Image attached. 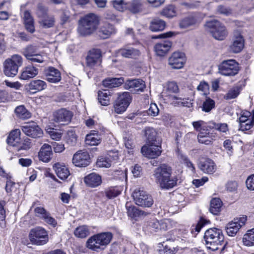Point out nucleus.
I'll use <instances>...</instances> for the list:
<instances>
[{
  "label": "nucleus",
  "mask_w": 254,
  "mask_h": 254,
  "mask_svg": "<svg viewBox=\"0 0 254 254\" xmlns=\"http://www.w3.org/2000/svg\"><path fill=\"white\" fill-rule=\"evenodd\" d=\"M216 136V132H213V131H201L197 136L198 141L200 143L209 145L211 144L212 140L214 139Z\"/></svg>",
  "instance_id": "32"
},
{
  "label": "nucleus",
  "mask_w": 254,
  "mask_h": 254,
  "mask_svg": "<svg viewBox=\"0 0 254 254\" xmlns=\"http://www.w3.org/2000/svg\"><path fill=\"white\" fill-rule=\"evenodd\" d=\"M21 56L14 55L5 60L3 63L4 74L8 77H14L18 73V69L22 64Z\"/></svg>",
  "instance_id": "5"
},
{
  "label": "nucleus",
  "mask_w": 254,
  "mask_h": 254,
  "mask_svg": "<svg viewBox=\"0 0 254 254\" xmlns=\"http://www.w3.org/2000/svg\"><path fill=\"white\" fill-rule=\"evenodd\" d=\"M53 154L52 147L46 143L41 147L39 152V157L40 160L44 162H48L51 159Z\"/></svg>",
  "instance_id": "27"
},
{
  "label": "nucleus",
  "mask_w": 254,
  "mask_h": 254,
  "mask_svg": "<svg viewBox=\"0 0 254 254\" xmlns=\"http://www.w3.org/2000/svg\"><path fill=\"white\" fill-rule=\"evenodd\" d=\"M217 11L218 13L228 16L232 13V10L229 7L220 5L217 8Z\"/></svg>",
  "instance_id": "59"
},
{
  "label": "nucleus",
  "mask_w": 254,
  "mask_h": 254,
  "mask_svg": "<svg viewBox=\"0 0 254 254\" xmlns=\"http://www.w3.org/2000/svg\"><path fill=\"white\" fill-rule=\"evenodd\" d=\"M244 47V40L240 34L235 35L230 46V50L234 53L240 52Z\"/></svg>",
  "instance_id": "24"
},
{
  "label": "nucleus",
  "mask_w": 254,
  "mask_h": 254,
  "mask_svg": "<svg viewBox=\"0 0 254 254\" xmlns=\"http://www.w3.org/2000/svg\"><path fill=\"white\" fill-rule=\"evenodd\" d=\"M132 196L136 204L144 207H150L153 204L152 197L146 191L140 189H135Z\"/></svg>",
  "instance_id": "7"
},
{
  "label": "nucleus",
  "mask_w": 254,
  "mask_h": 254,
  "mask_svg": "<svg viewBox=\"0 0 254 254\" xmlns=\"http://www.w3.org/2000/svg\"><path fill=\"white\" fill-rule=\"evenodd\" d=\"M72 117L70 111L63 108L53 113V121L61 125H65L70 122Z\"/></svg>",
  "instance_id": "14"
},
{
  "label": "nucleus",
  "mask_w": 254,
  "mask_h": 254,
  "mask_svg": "<svg viewBox=\"0 0 254 254\" xmlns=\"http://www.w3.org/2000/svg\"><path fill=\"white\" fill-rule=\"evenodd\" d=\"M110 93L111 92L107 90L98 91V99L101 105L107 106L110 104Z\"/></svg>",
  "instance_id": "40"
},
{
  "label": "nucleus",
  "mask_w": 254,
  "mask_h": 254,
  "mask_svg": "<svg viewBox=\"0 0 254 254\" xmlns=\"http://www.w3.org/2000/svg\"><path fill=\"white\" fill-rule=\"evenodd\" d=\"M38 73V69L32 65H28L23 68L19 78L28 80L36 76Z\"/></svg>",
  "instance_id": "25"
},
{
  "label": "nucleus",
  "mask_w": 254,
  "mask_h": 254,
  "mask_svg": "<svg viewBox=\"0 0 254 254\" xmlns=\"http://www.w3.org/2000/svg\"><path fill=\"white\" fill-rule=\"evenodd\" d=\"M55 22V17L52 15H48L46 17L41 18L39 21L40 24L45 28H49L53 27Z\"/></svg>",
  "instance_id": "43"
},
{
  "label": "nucleus",
  "mask_w": 254,
  "mask_h": 254,
  "mask_svg": "<svg viewBox=\"0 0 254 254\" xmlns=\"http://www.w3.org/2000/svg\"><path fill=\"white\" fill-rule=\"evenodd\" d=\"M148 230L151 233L157 232L161 229V226L159 222L155 218L151 219L147 222L146 225Z\"/></svg>",
  "instance_id": "44"
},
{
  "label": "nucleus",
  "mask_w": 254,
  "mask_h": 254,
  "mask_svg": "<svg viewBox=\"0 0 254 254\" xmlns=\"http://www.w3.org/2000/svg\"><path fill=\"white\" fill-rule=\"evenodd\" d=\"M84 182L89 187L94 188L99 186L102 182L101 177L94 173L85 177Z\"/></svg>",
  "instance_id": "31"
},
{
  "label": "nucleus",
  "mask_w": 254,
  "mask_h": 254,
  "mask_svg": "<svg viewBox=\"0 0 254 254\" xmlns=\"http://www.w3.org/2000/svg\"><path fill=\"white\" fill-rule=\"evenodd\" d=\"M125 88L130 92L136 93L143 91L145 85L144 82L140 79L127 80L125 83Z\"/></svg>",
  "instance_id": "18"
},
{
  "label": "nucleus",
  "mask_w": 254,
  "mask_h": 254,
  "mask_svg": "<svg viewBox=\"0 0 254 254\" xmlns=\"http://www.w3.org/2000/svg\"><path fill=\"white\" fill-rule=\"evenodd\" d=\"M126 207L128 216L132 218L136 219L147 214L145 211L138 209L135 206L130 205L128 202L126 203Z\"/></svg>",
  "instance_id": "30"
},
{
  "label": "nucleus",
  "mask_w": 254,
  "mask_h": 254,
  "mask_svg": "<svg viewBox=\"0 0 254 254\" xmlns=\"http://www.w3.org/2000/svg\"><path fill=\"white\" fill-rule=\"evenodd\" d=\"M45 216L42 218L48 224L55 227L56 226L57 223L56 220L52 217L49 212L45 214Z\"/></svg>",
  "instance_id": "61"
},
{
  "label": "nucleus",
  "mask_w": 254,
  "mask_h": 254,
  "mask_svg": "<svg viewBox=\"0 0 254 254\" xmlns=\"http://www.w3.org/2000/svg\"><path fill=\"white\" fill-rule=\"evenodd\" d=\"M120 191L115 188H111L107 190L105 192L106 196L109 199L113 198L120 193Z\"/></svg>",
  "instance_id": "55"
},
{
  "label": "nucleus",
  "mask_w": 254,
  "mask_h": 254,
  "mask_svg": "<svg viewBox=\"0 0 254 254\" xmlns=\"http://www.w3.org/2000/svg\"><path fill=\"white\" fill-rule=\"evenodd\" d=\"M28 86L29 90L34 93L45 89L47 87V84L41 80H33L28 84Z\"/></svg>",
  "instance_id": "33"
},
{
  "label": "nucleus",
  "mask_w": 254,
  "mask_h": 254,
  "mask_svg": "<svg viewBox=\"0 0 254 254\" xmlns=\"http://www.w3.org/2000/svg\"><path fill=\"white\" fill-rule=\"evenodd\" d=\"M161 147L160 145L150 144L148 146L142 147L141 151L142 154L146 157L155 158L159 156L161 153Z\"/></svg>",
  "instance_id": "19"
},
{
  "label": "nucleus",
  "mask_w": 254,
  "mask_h": 254,
  "mask_svg": "<svg viewBox=\"0 0 254 254\" xmlns=\"http://www.w3.org/2000/svg\"><path fill=\"white\" fill-rule=\"evenodd\" d=\"M239 70V64L234 60L223 61L219 65V73L225 76H234Z\"/></svg>",
  "instance_id": "9"
},
{
  "label": "nucleus",
  "mask_w": 254,
  "mask_h": 254,
  "mask_svg": "<svg viewBox=\"0 0 254 254\" xmlns=\"http://www.w3.org/2000/svg\"><path fill=\"white\" fill-rule=\"evenodd\" d=\"M66 142L70 146H74L77 142V135L73 130L67 131L65 136Z\"/></svg>",
  "instance_id": "49"
},
{
  "label": "nucleus",
  "mask_w": 254,
  "mask_h": 254,
  "mask_svg": "<svg viewBox=\"0 0 254 254\" xmlns=\"http://www.w3.org/2000/svg\"><path fill=\"white\" fill-rule=\"evenodd\" d=\"M101 51L98 49H93L89 51L86 58V65L92 68L101 63Z\"/></svg>",
  "instance_id": "16"
},
{
  "label": "nucleus",
  "mask_w": 254,
  "mask_h": 254,
  "mask_svg": "<svg viewBox=\"0 0 254 254\" xmlns=\"http://www.w3.org/2000/svg\"><path fill=\"white\" fill-rule=\"evenodd\" d=\"M159 111L157 105L155 103H151L150 105L149 108L147 111V113L149 116L155 117L158 115Z\"/></svg>",
  "instance_id": "57"
},
{
  "label": "nucleus",
  "mask_w": 254,
  "mask_h": 254,
  "mask_svg": "<svg viewBox=\"0 0 254 254\" xmlns=\"http://www.w3.org/2000/svg\"><path fill=\"white\" fill-rule=\"evenodd\" d=\"M5 202L4 201H0V227L4 228L6 227V223L5 221L6 210L4 208Z\"/></svg>",
  "instance_id": "45"
},
{
  "label": "nucleus",
  "mask_w": 254,
  "mask_h": 254,
  "mask_svg": "<svg viewBox=\"0 0 254 254\" xmlns=\"http://www.w3.org/2000/svg\"><path fill=\"white\" fill-rule=\"evenodd\" d=\"M167 89L168 91L172 93H178L179 89L178 85L175 82H170L168 84Z\"/></svg>",
  "instance_id": "64"
},
{
  "label": "nucleus",
  "mask_w": 254,
  "mask_h": 254,
  "mask_svg": "<svg viewBox=\"0 0 254 254\" xmlns=\"http://www.w3.org/2000/svg\"><path fill=\"white\" fill-rule=\"evenodd\" d=\"M74 234L76 237L84 238L90 234V230L87 226H80L75 229Z\"/></svg>",
  "instance_id": "42"
},
{
  "label": "nucleus",
  "mask_w": 254,
  "mask_h": 254,
  "mask_svg": "<svg viewBox=\"0 0 254 254\" xmlns=\"http://www.w3.org/2000/svg\"><path fill=\"white\" fill-rule=\"evenodd\" d=\"M198 166L202 171L207 174H213L216 170V166L214 162L210 159L200 161Z\"/></svg>",
  "instance_id": "26"
},
{
  "label": "nucleus",
  "mask_w": 254,
  "mask_h": 254,
  "mask_svg": "<svg viewBox=\"0 0 254 254\" xmlns=\"http://www.w3.org/2000/svg\"><path fill=\"white\" fill-rule=\"evenodd\" d=\"M37 48L33 45H28L23 49V55L27 60L32 63H42L44 58L41 54L37 53Z\"/></svg>",
  "instance_id": "12"
},
{
  "label": "nucleus",
  "mask_w": 254,
  "mask_h": 254,
  "mask_svg": "<svg viewBox=\"0 0 254 254\" xmlns=\"http://www.w3.org/2000/svg\"><path fill=\"white\" fill-rule=\"evenodd\" d=\"M166 23L164 21L159 18L153 19L150 24L149 28L152 31L157 32L164 29Z\"/></svg>",
  "instance_id": "39"
},
{
  "label": "nucleus",
  "mask_w": 254,
  "mask_h": 254,
  "mask_svg": "<svg viewBox=\"0 0 254 254\" xmlns=\"http://www.w3.org/2000/svg\"><path fill=\"white\" fill-rule=\"evenodd\" d=\"M197 21V19L195 15H190L182 19L179 25L182 28H187L190 26L195 25Z\"/></svg>",
  "instance_id": "35"
},
{
  "label": "nucleus",
  "mask_w": 254,
  "mask_h": 254,
  "mask_svg": "<svg viewBox=\"0 0 254 254\" xmlns=\"http://www.w3.org/2000/svg\"><path fill=\"white\" fill-rule=\"evenodd\" d=\"M243 242L246 246H254V228L248 230L244 235Z\"/></svg>",
  "instance_id": "41"
},
{
  "label": "nucleus",
  "mask_w": 254,
  "mask_h": 254,
  "mask_svg": "<svg viewBox=\"0 0 254 254\" xmlns=\"http://www.w3.org/2000/svg\"><path fill=\"white\" fill-rule=\"evenodd\" d=\"M144 136L148 143L153 144L156 141L157 132L152 127H146L143 129Z\"/></svg>",
  "instance_id": "36"
},
{
  "label": "nucleus",
  "mask_w": 254,
  "mask_h": 254,
  "mask_svg": "<svg viewBox=\"0 0 254 254\" xmlns=\"http://www.w3.org/2000/svg\"><path fill=\"white\" fill-rule=\"evenodd\" d=\"M246 220V216L237 218L227 224L225 230L228 235L231 237L236 235L239 229L245 224Z\"/></svg>",
  "instance_id": "13"
},
{
  "label": "nucleus",
  "mask_w": 254,
  "mask_h": 254,
  "mask_svg": "<svg viewBox=\"0 0 254 254\" xmlns=\"http://www.w3.org/2000/svg\"><path fill=\"white\" fill-rule=\"evenodd\" d=\"M20 136V130L15 129L10 131L7 136L6 142L10 145L15 146L18 142Z\"/></svg>",
  "instance_id": "38"
},
{
  "label": "nucleus",
  "mask_w": 254,
  "mask_h": 254,
  "mask_svg": "<svg viewBox=\"0 0 254 254\" xmlns=\"http://www.w3.org/2000/svg\"><path fill=\"white\" fill-rule=\"evenodd\" d=\"M215 107V102L214 100L208 98L203 103L202 110L205 112H210Z\"/></svg>",
  "instance_id": "51"
},
{
  "label": "nucleus",
  "mask_w": 254,
  "mask_h": 254,
  "mask_svg": "<svg viewBox=\"0 0 254 254\" xmlns=\"http://www.w3.org/2000/svg\"><path fill=\"white\" fill-rule=\"evenodd\" d=\"M72 163L77 167H86L90 163L89 154L87 151L79 150L74 154L72 158Z\"/></svg>",
  "instance_id": "15"
},
{
  "label": "nucleus",
  "mask_w": 254,
  "mask_h": 254,
  "mask_svg": "<svg viewBox=\"0 0 254 254\" xmlns=\"http://www.w3.org/2000/svg\"><path fill=\"white\" fill-rule=\"evenodd\" d=\"M113 235L111 232H102L90 237L86 242V247L92 251L103 250L111 241Z\"/></svg>",
  "instance_id": "4"
},
{
  "label": "nucleus",
  "mask_w": 254,
  "mask_h": 254,
  "mask_svg": "<svg viewBox=\"0 0 254 254\" xmlns=\"http://www.w3.org/2000/svg\"><path fill=\"white\" fill-rule=\"evenodd\" d=\"M34 23V19L24 21V24L25 25V29L27 31L31 33H34L35 30Z\"/></svg>",
  "instance_id": "60"
},
{
  "label": "nucleus",
  "mask_w": 254,
  "mask_h": 254,
  "mask_svg": "<svg viewBox=\"0 0 254 254\" xmlns=\"http://www.w3.org/2000/svg\"><path fill=\"white\" fill-rule=\"evenodd\" d=\"M47 80L52 83H56L61 79V73L53 67H49L45 72Z\"/></svg>",
  "instance_id": "28"
},
{
  "label": "nucleus",
  "mask_w": 254,
  "mask_h": 254,
  "mask_svg": "<svg viewBox=\"0 0 254 254\" xmlns=\"http://www.w3.org/2000/svg\"><path fill=\"white\" fill-rule=\"evenodd\" d=\"M172 168L166 164H161L153 171L155 182L163 189H172L177 185L178 179L172 176Z\"/></svg>",
  "instance_id": "1"
},
{
  "label": "nucleus",
  "mask_w": 254,
  "mask_h": 254,
  "mask_svg": "<svg viewBox=\"0 0 254 254\" xmlns=\"http://www.w3.org/2000/svg\"><path fill=\"white\" fill-rule=\"evenodd\" d=\"M161 13L167 17L171 18L176 15V11L174 6L169 5L163 9Z\"/></svg>",
  "instance_id": "53"
},
{
  "label": "nucleus",
  "mask_w": 254,
  "mask_h": 254,
  "mask_svg": "<svg viewBox=\"0 0 254 254\" xmlns=\"http://www.w3.org/2000/svg\"><path fill=\"white\" fill-rule=\"evenodd\" d=\"M53 169L57 176L62 180L66 179L70 175L68 169L65 166L63 165L60 163L55 164L53 166Z\"/></svg>",
  "instance_id": "29"
},
{
  "label": "nucleus",
  "mask_w": 254,
  "mask_h": 254,
  "mask_svg": "<svg viewBox=\"0 0 254 254\" xmlns=\"http://www.w3.org/2000/svg\"><path fill=\"white\" fill-rule=\"evenodd\" d=\"M29 238L32 244L36 245H43L48 241L47 232L41 227L31 229L29 234Z\"/></svg>",
  "instance_id": "8"
},
{
  "label": "nucleus",
  "mask_w": 254,
  "mask_h": 254,
  "mask_svg": "<svg viewBox=\"0 0 254 254\" xmlns=\"http://www.w3.org/2000/svg\"><path fill=\"white\" fill-rule=\"evenodd\" d=\"M0 36H1L0 37V55H1L5 51L6 43L4 38V34L0 33Z\"/></svg>",
  "instance_id": "62"
},
{
  "label": "nucleus",
  "mask_w": 254,
  "mask_h": 254,
  "mask_svg": "<svg viewBox=\"0 0 254 254\" xmlns=\"http://www.w3.org/2000/svg\"><path fill=\"white\" fill-rule=\"evenodd\" d=\"M101 140L100 137L95 134H87L85 138L86 144L91 146L99 144Z\"/></svg>",
  "instance_id": "46"
},
{
  "label": "nucleus",
  "mask_w": 254,
  "mask_h": 254,
  "mask_svg": "<svg viewBox=\"0 0 254 254\" xmlns=\"http://www.w3.org/2000/svg\"><path fill=\"white\" fill-rule=\"evenodd\" d=\"M172 46V42L165 40L155 44L154 46L155 51L159 56H163L170 50Z\"/></svg>",
  "instance_id": "23"
},
{
  "label": "nucleus",
  "mask_w": 254,
  "mask_h": 254,
  "mask_svg": "<svg viewBox=\"0 0 254 254\" xmlns=\"http://www.w3.org/2000/svg\"><path fill=\"white\" fill-rule=\"evenodd\" d=\"M118 158L117 154L110 152L106 156L99 157L97 161V165L99 167L109 168L111 166L112 160Z\"/></svg>",
  "instance_id": "22"
},
{
  "label": "nucleus",
  "mask_w": 254,
  "mask_h": 254,
  "mask_svg": "<svg viewBox=\"0 0 254 254\" xmlns=\"http://www.w3.org/2000/svg\"><path fill=\"white\" fill-rule=\"evenodd\" d=\"M21 128L23 132L30 137L38 138L43 136L42 129L34 122L25 123Z\"/></svg>",
  "instance_id": "11"
},
{
  "label": "nucleus",
  "mask_w": 254,
  "mask_h": 254,
  "mask_svg": "<svg viewBox=\"0 0 254 254\" xmlns=\"http://www.w3.org/2000/svg\"><path fill=\"white\" fill-rule=\"evenodd\" d=\"M119 54L126 58L136 59L140 54V51L130 45H126L119 50Z\"/></svg>",
  "instance_id": "21"
},
{
  "label": "nucleus",
  "mask_w": 254,
  "mask_h": 254,
  "mask_svg": "<svg viewBox=\"0 0 254 254\" xmlns=\"http://www.w3.org/2000/svg\"><path fill=\"white\" fill-rule=\"evenodd\" d=\"M210 221L203 218H200L197 224L194 226V229L197 232H199L202 227L205 225L209 224Z\"/></svg>",
  "instance_id": "58"
},
{
  "label": "nucleus",
  "mask_w": 254,
  "mask_h": 254,
  "mask_svg": "<svg viewBox=\"0 0 254 254\" xmlns=\"http://www.w3.org/2000/svg\"><path fill=\"white\" fill-rule=\"evenodd\" d=\"M113 4L115 9L119 11H123L127 7L123 0L113 1Z\"/></svg>",
  "instance_id": "56"
},
{
  "label": "nucleus",
  "mask_w": 254,
  "mask_h": 254,
  "mask_svg": "<svg viewBox=\"0 0 254 254\" xmlns=\"http://www.w3.org/2000/svg\"><path fill=\"white\" fill-rule=\"evenodd\" d=\"M204 239L207 248L215 251L224 243V236L221 229L212 228L205 231Z\"/></svg>",
  "instance_id": "3"
},
{
  "label": "nucleus",
  "mask_w": 254,
  "mask_h": 254,
  "mask_svg": "<svg viewBox=\"0 0 254 254\" xmlns=\"http://www.w3.org/2000/svg\"><path fill=\"white\" fill-rule=\"evenodd\" d=\"M205 26L206 30L216 40H223L227 35L226 27L217 20L208 21Z\"/></svg>",
  "instance_id": "6"
},
{
  "label": "nucleus",
  "mask_w": 254,
  "mask_h": 254,
  "mask_svg": "<svg viewBox=\"0 0 254 254\" xmlns=\"http://www.w3.org/2000/svg\"><path fill=\"white\" fill-rule=\"evenodd\" d=\"M48 9L47 7L44 6L42 3H39L37 5L36 15L41 19L48 15Z\"/></svg>",
  "instance_id": "52"
},
{
  "label": "nucleus",
  "mask_w": 254,
  "mask_h": 254,
  "mask_svg": "<svg viewBox=\"0 0 254 254\" xmlns=\"http://www.w3.org/2000/svg\"><path fill=\"white\" fill-rule=\"evenodd\" d=\"M132 97L130 93L125 92L119 95L114 105L115 111L118 114H122L126 111L130 104Z\"/></svg>",
  "instance_id": "10"
},
{
  "label": "nucleus",
  "mask_w": 254,
  "mask_h": 254,
  "mask_svg": "<svg viewBox=\"0 0 254 254\" xmlns=\"http://www.w3.org/2000/svg\"><path fill=\"white\" fill-rule=\"evenodd\" d=\"M124 82L122 77L105 79L103 81V85L107 88H112L120 86Z\"/></svg>",
  "instance_id": "34"
},
{
  "label": "nucleus",
  "mask_w": 254,
  "mask_h": 254,
  "mask_svg": "<svg viewBox=\"0 0 254 254\" xmlns=\"http://www.w3.org/2000/svg\"><path fill=\"white\" fill-rule=\"evenodd\" d=\"M222 202L218 198L212 199L209 208L210 212L213 215H218L221 211Z\"/></svg>",
  "instance_id": "37"
},
{
  "label": "nucleus",
  "mask_w": 254,
  "mask_h": 254,
  "mask_svg": "<svg viewBox=\"0 0 254 254\" xmlns=\"http://www.w3.org/2000/svg\"><path fill=\"white\" fill-rule=\"evenodd\" d=\"M241 90L240 87L235 86L229 90L228 93L225 96L226 99H232L237 97L240 94Z\"/></svg>",
  "instance_id": "50"
},
{
  "label": "nucleus",
  "mask_w": 254,
  "mask_h": 254,
  "mask_svg": "<svg viewBox=\"0 0 254 254\" xmlns=\"http://www.w3.org/2000/svg\"><path fill=\"white\" fill-rule=\"evenodd\" d=\"M15 113L20 118L23 119H28L30 117V114L24 108L23 106H20L16 108Z\"/></svg>",
  "instance_id": "48"
},
{
  "label": "nucleus",
  "mask_w": 254,
  "mask_h": 254,
  "mask_svg": "<svg viewBox=\"0 0 254 254\" xmlns=\"http://www.w3.org/2000/svg\"><path fill=\"white\" fill-rule=\"evenodd\" d=\"M168 62L172 68L180 69L183 67L185 62V55L182 52H174L169 58Z\"/></svg>",
  "instance_id": "17"
},
{
  "label": "nucleus",
  "mask_w": 254,
  "mask_h": 254,
  "mask_svg": "<svg viewBox=\"0 0 254 254\" xmlns=\"http://www.w3.org/2000/svg\"><path fill=\"white\" fill-rule=\"evenodd\" d=\"M254 125V117L250 120H247L243 124L240 125L239 130L242 131L248 130L250 129Z\"/></svg>",
  "instance_id": "54"
},
{
  "label": "nucleus",
  "mask_w": 254,
  "mask_h": 254,
  "mask_svg": "<svg viewBox=\"0 0 254 254\" xmlns=\"http://www.w3.org/2000/svg\"><path fill=\"white\" fill-rule=\"evenodd\" d=\"M246 184L249 190H254V174L252 175L247 178Z\"/></svg>",
  "instance_id": "63"
},
{
  "label": "nucleus",
  "mask_w": 254,
  "mask_h": 254,
  "mask_svg": "<svg viewBox=\"0 0 254 254\" xmlns=\"http://www.w3.org/2000/svg\"><path fill=\"white\" fill-rule=\"evenodd\" d=\"M99 24L97 16L89 13L81 18L78 22L77 31L81 36H88L93 34Z\"/></svg>",
  "instance_id": "2"
},
{
  "label": "nucleus",
  "mask_w": 254,
  "mask_h": 254,
  "mask_svg": "<svg viewBox=\"0 0 254 254\" xmlns=\"http://www.w3.org/2000/svg\"><path fill=\"white\" fill-rule=\"evenodd\" d=\"M127 7L132 13L138 12L141 9L140 0H132L130 3L127 4Z\"/></svg>",
  "instance_id": "47"
},
{
  "label": "nucleus",
  "mask_w": 254,
  "mask_h": 254,
  "mask_svg": "<svg viewBox=\"0 0 254 254\" xmlns=\"http://www.w3.org/2000/svg\"><path fill=\"white\" fill-rule=\"evenodd\" d=\"M114 26L109 23H104L98 30L97 34L102 39H107L116 33Z\"/></svg>",
  "instance_id": "20"
}]
</instances>
